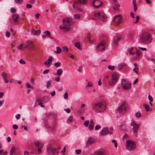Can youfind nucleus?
Returning <instances> with one entry per match:
<instances>
[{"label": "nucleus", "mask_w": 155, "mask_h": 155, "mask_svg": "<svg viewBox=\"0 0 155 155\" xmlns=\"http://www.w3.org/2000/svg\"><path fill=\"white\" fill-rule=\"evenodd\" d=\"M68 95L67 92H66L65 93L64 96V99L66 100L68 99Z\"/></svg>", "instance_id": "09e8293b"}, {"label": "nucleus", "mask_w": 155, "mask_h": 155, "mask_svg": "<svg viewBox=\"0 0 155 155\" xmlns=\"http://www.w3.org/2000/svg\"><path fill=\"white\" fill-rule=\"evenodd\" d=\"M26 7L27 8H30L32 7V5L30 4H27L26 5Z\"/></svg>", "instance_id": "69168bd1"}, {"label": "nucleus", "mask_w": 155, "mask_h": 155, "mask_svg": "<svg viewBox=\"0 0 155 155\" xmlns=\"http://www.w3.org/2000/svg\"><path fill=\"white\" fill-rule=\"evenodd\" d=\"M17 48L20 51H22L26 48L25 46L23 43H21L18 46Z\"/></svg>", "instance_id": "a878e982"}, {"label": "nucleus", "mask_w": 155, "mask_h": 155, "mask_svg": "<svg viewBox=\"0 0 155 155\" xmlns=\"http://www.w3.org/2000/svg\"><path fill=\"white\" fill-rule=\"evenodd\" d=\"M73 7L75 10L78 8V6L76 2H74L73 4Z\"/></svg>", "instance_id": "a18cd8bd"}, {"label": "nucleus", "mask_w": 155, "mask_h": 155, "mask_svg": "<svg viewBox=\"0 0 155 155\" xmlns=\"http://www.w3.org/2000/svg\"><path fill=\"white\" fill-rule=\"evenodd\" d=\"M115 68V66L113 65H109L108 66V68L109 70H110L112 71L114 70Z\"/></svg>", "instance_id": "a19ab883"}, {"label": "nucleus", "mask_w": 155, "mask_h": 155, "mask_svg": "<svg viewBox=\"0 0 155 155\" xmlns=\"http://www.w3.org/2000/svg\"><path fill=\"white\" fill-rule=\"evenodd\" d=\"M62 51V50L59 47H56V51H54V53L57 54H59Z\"/></svg>", "instance_id": "c85d7f7f"}, {"label": "nucleus", "mask_w": 155, "mask_h": 155, "mask_svg": "<svg viewBox=\"0 0 155 155\" xmlns=\"http://www.w3.org/2000/svg\"><path fill=\"white\" fill-rule=\"evenodd\" d=\"M2 76L3 80L5 79V78H6V74L5 72H3L2 74Z\"/></svg>", "instance_id": "79ce46f5"}, {"label": "nucleus", "mask_w": 155, "mask_h": 155, "mask_svg": "<svg viewBox=\"0 0 155 155\" xmlns=\"http://www.w3.org/2000/svg\"><path fill=\"white\" fill-rule=\"evenodd\" d=\"M94 155H105V151L103 150H101L95 152L94 153Z\"/></svg>", "instance_id": "393cba45"}, {"label": "nucleus", "mask_w": 155, "mask_h": 155, "mask_svg": "<svg viewBox=\"0 0 155 155\" xmlns=\"http://www.w3.org/2000/svg\"><path fill=\"white\" fill-rule=\"evenodd\" d=\"M5 102L4 100H0V107H2L4 104Z\"/></svg>", "instance_id": "864d4df0"}, {"label": "nucleus", "mask_w": 155, "mask_h": 155, "mask_svg": "<svg viewBox=\"0 0 155 155\" xmlns=\"http://www.w3.org/2000/svg\"><path fill=\"white\" fill-rule=\"evenodd\" d=\"M81 15L78 14H76L73 15L74 18V19L79 20L80 18Z\"/></svg>", "instance_id": "c756f323"}, {"label": "nucleus", "mask_w": 155, "mask_h": 155, "mask_svg": "<svg viewBox=\"0 0 155 155\" xmlns=\"http://www.w3.org/2000/svg\"><path fill=\"white\" fill-rule=\"evenodd\" d=\"M101 128V126L99 125H97L95 127V129L97 130Z\"/></svg>", "instance_id": "052dcab7"}, {"label": "nucleus", "mask_w": 155, "mask_h": 155, "mask_svg": "<svg viewBox=\"0 0 155 155\" xmlns=\"http://www.w3.org/2000/svg\"><path fill=\"white\" fill-rule=\"evenodd\" d=\"M120 39V36H117L116 37L113 42V45L115 46H117L118 45V43Z\"/></svg>", "instance_id": "b1692460"}, {"label": "nucleus", "mask_w": 155, "mask_h": 155, "mask_svg": "<svg viewBox=\"0 0 155 155\" xmlns=\"http://www.w3.org/2000/svg\"><path fill=\"white\" fill-rule=\"evenodd\" d=\"M75 46L80 50H81V44L79 42H76L75 43Z\"/></svg>", "instance_id": "7c9ffc66"}, {"label": "nucleus", "mask_w": 155, "mask_h": 155, "mask_svg": "<svg viewBox=\"0 0 155 155\" xmlns=\"http://www.w3.org/2000/svg\"><path fill=\"white\" fill-rule=\"evenodd\" d=\"M143 106L145 107L147 111H148L150 109V107L148 105L146 104H143Z\"/></svg>", "instance_id": "f704fd0d"}, {"label": "nucleus", "mask_w": 155, "mask_h": 155, "mask_svg": "<svg viewBox=\"0 0 155 155\" xmlns=\"http://www.w3.org/2000/svg\"><path fill=\"white\" fill-rule=\"evenodd\" d=\"M94 127V122L93 120L92 119L91 120L90 122V124L88 127L89 129L90 130H92Z\"/></svg>", "instance_id": "bb28decb"}, {"label": "nucleus", "mask_w": 155, "mask_h": 155, "mask_svg": "<svg viewBox=\"0 0 155 155\" xmlns=\"http://www.w3.org/2000/svg\"><path fill=\"white\" fill-rule=\"evenodd\" d=\"M76 10H77L78 11L80 12H83V9L82 8H79L78 7V8H77V9Z\"/></svg>", "instance_id": "774afa93"}, {"label": "nucleus", "mask_w": 155, "mask_h": 155, "mask_svg": "<svg viewBox=\"0 0 155 155\" xmlns=\"http://www.w3.org/2000/svg\"><path fill=\"white\" fill-rule=\"evenodd\" d=\"M89 124V121L88 120H86L85 121L84 123V125H85L86 127H88Z\"/></svg>", "instance_id": "3c124183"}, {"label": "nucleus", "mask_w": 155, "mask_h": 155, "mask_svg": "<svg viewBox=\"0 0 155 155\" xmlns=\"http://www.w3.org/2000/svg\"><path fill=\"white\" fill-rule=\"evenodd\" d=\"M25 86L26 88L27 89V92L28 93H29L30 92L31 90L33 88V86L31 85L28 82L26 83Z\"/></svg>", "instance_id": "412c9836"}, {"label": "nucleus", "mask_w": 155, "mask_h": 155, "mask_svg": "<svg viewBox=\"0 0 155 155\" xmlns=\"http://www.w3.org/2000/svg\"><path fill=\"white\" fill-rule=\"evenodd\" d=\"M119 74L117 73H114L112 75L111 79L108 81V84L110 86L114 85L118 81Z\"/></svg>", "instance_id": "423d86ee"}, {"label": "nucleus", "mask_w": 155, "mask_h": 155, "mask_svg": "<svg viewBox=\"0 0 155 155\" xmlns=\"http://www.w3.org/2000/svg\"><path fill=\"white\" fill-rule=\"evenodd\" d=\"M75 152L77 154H79L81 153V150L80 149L76 150H75Z\"/></svg>", "instance_id": "4d7b16f0"}, {"label": "nucleus", "mask_w": 155, "mask_h": 155, "mask_svg": "<svg viewBox=\"0 0 155 155\" xmlns=\"http://www.w3.org/2000/svg\"><path fill=\"white\" fill-rule=\"evenodd\" d=\"M95 140L94 139L91 137H89L86 143V145L87 147H89L91 145L94 143Z\"/></svg>", "instance_id": "6ab92c4d"}, {"label": "nucleus", "mask_w": 155, "mask_h": 155, "mask_svg": "<svg viewBox=\"0 0 155 155\" xmlns=\"http://www.w3.org/2000/svg\"><path fill=\"white\" fill-rule=\"evenodd\" d=\"M47 151L48 153L50 155H56L58 153V150L51 145L48 146Z\"/></svg>", "instance_id": "0eeeda50"}, {"label": "nucleus", "mask_w": 155, "mask_h": 155, "mask_svg": "<svg viewBox=\"0 0 155 155\" xmlns=\"http://www.w3.org/2000/svg\"><path fill=\"white\" fill-rule=\"evenodd\" d=\"M92 86V83L91 81H88L87 85V87H91Z\"/></svg>", "instance_id": "de8ad7c7"}, {"label": "nucleus", "mask_w": 155, "mask_h": 155, "mask_svg": "<svg viewBox=\"0 0 155 155\" xmlns=\"http://www.w3.org/2000/svg\"><path fill=\"white\" fill-rule=\"evenodd\" d=\"M94 15L102 21H105L107 20V17L106 15L102 11L98 10L95 11L94 12Z\"/></svg>", "instance_id": "39448f33"}, {"label": "nucleus", "mask_w": 155, "mask_h": 155, "mask_svg": "<svg viewBox=\"0 0 155 155\" xmlns=\"http://www.w3.org/2000/svg\"><path fill=\"white\" fill-rule=\"evenodd\" d=\"M132 70L133 71L135 72L137 74H138V67H134Z\"/></svg>", "instance_id": "ea45409f"}, {"label": "nucleus", "mask_w": 155, "mask_h": 155, "mask_svg": "<svg viewBox=\"0 0 155 155\" xmlns=\"http://www.w3.org/2000/svg\"><path fill=\"white\" fill-rule=\"evenodd\" d=\"M148 98L149 100V101L152 102L153 101V99L152 97L150 95H149L148 96Z\"/></svg>", "instance_id": "6e6d98bb"}, {"label": "nucleus", "mask_w": 155, "mask_h": 155, "mask_svg": "<svg viewBox=\"0 0 155 155\" xmlns=\"http://www.w3.org/2000/svg\"><path fill=\"white\" fill-rule=\"evenodd\" d=\"M15 147L13 146L11 147V148L10 150V153H12L13 152H14L15 151Z\"/></svg>", "instance_id": "603ef678"}, {"label": "nucleus", "mask_w": 155, "mask_h": 155, "mask_svg": "<svg viewBox=\"0 0 155 155\" xmlns=\"http://www.w3.org/2000/svg\"><path fill=\"white\" fill-rule=\"evenodd\" d=\"M93 110L98 113L104 112L106 109V103L104 101H99L93 106Z\"/></svg>", "instance_id": "f257e3e1"}, {"label": "nucleus", "mask_w": 155, "mask_h": 155, "mask_svg": "<svg viewBox=\"0 0 155 155\" xmlns=\"http://www.w3.org/2000/svg\"><path fill=\"white\" fill-rule=\"evenodd\" d=\"M13 128L14 129H17L18 128V126L17 125L14 124L13 126Z\"/></svg>", "instance_id": "338daca9"}, {"label": "nucleus", "mask_w": 155, "mask_h": 155, "mask_svg": "<svg viewBox=\"0 0 155 155\" xmlns=\"http://www.w3.org/2000/svg\"><path fill=\"white\" fill-rule=\"evenodd\" d=\"M127 67V65L125 62H121L119 63L118 65V68L119 70H122L124 68L126 67Z\"/></svg>", "instance_id": "aec40b11"}, {"label": "nucleus", "mask_w": 155, "mask_h": 155, "mask_svg": "<svg viewBox=\"0 0 155 155\" xmlns=\"http://www.w3.org/2000/svg\"><path fill=\"white\" fill-rule=\"evenodd\" d=\"M80 1L81 3L82 4H86L87 2V0H78Z\"/></svg>", "instance_id": "37998d69"}, {"label": "nucleus", "mask_w": 155, "mask_h": 155, "mask_svg": "<svg viewBox=\"0 0 155 155\" xmlns=\"http://www.w3.org/2000/svg\"><path fill=\"white\" fill-rule=\"evenodd\" d=\"M61 64L59 62H56L54 64V65L57 67H58L60 66Z\"/></svg>", "instance_id": "5fc2aeb1"}, {"label": "nucleus", "mask_w": 155, "mask_h": 155, "mask_svg": "<svg viewBox=\"0 0 155 155\" xmlns=\"http://www.w3.org/2000/svg\"><path fill=\"white\" fill-rule=\"evenodd\" d=\"M140 40L142 43L146 44H150L152 41V36L148 32H143L141 34Z\"/></svg>", "instance_id": "f03ea898"}, {"label": "nucleus", "mask_w": 155, "mask_h": 155, "mask_svg": "<svg viewBox=\"0 0 155 155\" xmlns=\"http://www.w3.org/2000/svg\"><path fill=\"white\" fill-rule=\"evenodd\" d=\"M121 84L123 88L125 90H129L131 88V86L130 83L126 80L123 79Z\"/></svg>", "instance_id": "1a4fd4ad"}, {"label": "nucleus", "mask_w": 155, "mask_h": 155, "mask_svg": "<svg viewBox=\"0 0 155 155\" xmlns=\"http://www.w3.org/2000/svg\"><path fill=\"white\" fill-rule=\"evenodd\" d=\"M114 22L117 24H120L121 23V17L120 15H118L115 16L114 19Z\"/></svg>", "instance_id": "f3484780"}, {"label": "nucleus", "mask_w": 155, "mask_h": 155, "mask_svg": "<svg viewBox=\"0 0 155 155\" xmlns=\"http://www.w3.org/2000/svg\"><path fill=\"white\" fill-rule=\"evenodd\" d=\"M136 51V56L134 58V60L136 61H138L142 57V54L141 51L135 48Z\"/></svg>", "instance_id": "4468645a"}, {"label": "nucleus", "mask_w": 155, "mask_h": 155, "mask_svg": "<svg viewBox=\"0 0 155 155\" xmlns=\"http://www.w3.org/2000/svg\"><path fill=\"white\" fill-rule=\"evenodd\" d=\"M127 103L125 101L123 102L117 109L118 112L120 114H124L126 112L127 109Z\"/></svg>", "instance_id": "6e6552de"}, {"label": "nucleus", "mask_w": 155, "mask_h": 155, "mask_svg": "<svg viewBox=\"0 0 155 155\" xmlns=\"http://www.w3.org/2000/svg\"><path fill=\"white\" fill-rule=\"evenodd\" d=\"M23 0H14L15 2L18 5H21L23 2Z\"/></svg>", "instance_id": "e433bc0d"}, {"label": "nucleus", "mask_w": 155, "mask_h": 155, "mask_svg": "<svg viewBox=\"0 0 155 155\" xmlns=\"http://www.w3.org/2000/svg\"><path fill=\"white\" fill-rule=\"evenodd\" d=\"M44 33L46 36H48L51 38H52V37L51 36L50 32L48 31L47 30L45 31Z\"/></svg>", "instance_id": "2f4dec72"}, {"label": "nucleus", "mask_w": 155, "mask_h": 155, "mask_svg": "<svg viewBox=\"0 0 155 155\" xmlns=\"http://www.w3.org/2000/svg\"><path fill=\"white\" fill-rule=\"evenodd\" d=\"M21 117V115L20 114H17L15 116V118L17 120H18Z\"/></svg>", "instance_id": "13d9d810"}, {"label": "nucleus", "mask_w": 155, "mask_h": 155, "mask_svg": "<svg viewBox=\"0 0 155 155\" xmlns=\"http://www.w3.org/2000/svg\"><path fill=\"white\" fill-rule=\"evenodd\" d=\"M62 51L65 53H67L69 51V49L67 46H64L63 47Z\"/></svg>", "instance_id": "72a5a7b5"}, {"label": "nucleus", "mask_w": 155, "mask_h": 155, "mask_svg": "<svg viewBox=\"0 0 155 155\" xmlns=\"http://www.w3.org/2000/svg\"><path fill=\"white\" fill-rule=\"evenodd\" d=\"M131 125L133 127V130L134 133L137 132L140 125L136 124L134 120H132L131 121Z\"/></svg>", "instance_id": "ddd939ff"}, {"label": "nucleus", "mask_w": 155, "mask_h": 155, "mask_svg": "<svg viewBox=\"0 0 155 155\" xmlns=\"http://www.w3.org/2000/svg\"><path fill=\"white\" fill-rule=\"evenodd\" d=\"M68 55L69 56V57L72 59H74V57L73 55L71 53H69L68 54Z\"/></svg>", "instance_id": "0e129e2a"}, {"label": "nucleus", "mask_w": 155, "mask_h": 155, "mask_svg": "<svg viewBox=\"0 0 155 155\" xmlns=\"http://www.w3.org/2000/svg\"><path fill=\"white\" fill-rule=\"evenodd\" d=\"M63 25H61L59 27L60 28L65 31H69L72 23L71 19L69 18H65L63 19Z\"/></svg>", "instance_id": "7ed1b4c3"}, {"label": "nucleus", "mask_w": 155, "mask_h": 155, "mask_svg": "<svg viewBox=\"0 0 155 155\" xmlns=\"http://www.w3.org/2000/svg\"><path fill=\"white\" fill-rule=\"evenodd\" d=\"M19 62L21 64H25V62L22 59L20 60L19 61Z\"/></svg>", "instance_id": "680f3d73"}, {"label": "nucleus", "mask_w": 155, "mask_h": 155, "mask_svg": "<svg viewBox=\"0 0 155 155\" xmlns=\"http://www.w3.org/2000/svg\"><path fill=\"white\" fill-rule=\"evenodd\" d=\"M136 148V143L132 140H127L126 141L125 148L127 150L132 151L134 150Z\"/></svg>", "instance_id": "20e7f679"}, {"label": "nucleus", "mask_w": 155, "mask_h": 155, "mask_svg": "<svg viewBox=\"0 0 155 155\" xmlns=\"http://www.w3.org/2000/svg\"><path fill=\"white\" fill-rule=\"evenodd\" d=\"M51 81H48L47 82L46 84V87L47 88L49 87L51 85Z\"/></svg>", "instance_id": "c03bdc74"}, {"label": "nucleus", "mask_w": 155, "mask_h": 155, "mask_svg": "<svg viewBox=\"0 0 155 155\" xmlns=\"http://www.w3.org/2000/svg\"><path fill=\"white\" fill-rule=\"evenodd\" d=\"M135 115L137 118H139L140 117L141 115L140 114L139 112H136L135 113Z\"/></svg>", "instance_id": "8fccbe9b"}, {"label": "nucleus", "mask_w": 155, "mask_h": 155, "mask_svg": "<svg viewBox=\"0 0 155 155\" xmlns=\"http://www.w3.org/2000/svg\"><path fill=\"white\" fill-rule=\"evenodd\" d=\"M73 119V117L71 116H69L67 120V122H71L72 121Z\"/></svg>", "instance_id": "4c0bfd02"}, {"label": "nucleus", "mask_w": 155, "mask_h": 155, "mask_svg": "<svg viewBox=\"0 0 155 155\" xmlns=\"http://www.w3.org/2000/svg\"><path fill=\"white\" fill-rule=\"evenodd\" d=\"M63 72V70L61 68H59L57 71V73L54 74V75H57L58 76H61Z\"/></svg>", "instance_id": "cd10ccee"}, {"label": "nucleus", "mask_w": 155, "mask_h": 155, "mask_svg": "<svg viewBox=\"0 0 155 155\" xmlns=\"http://www.w3.org/2000/svg\"><path fill=\"white\" fill-rule=\"evenodd\" d=\"M25 46L26 48L29 50H31L33 47V44L32 41L28 40L26 42V45Z\"/></svg>", "instance_id": "dca6fc26"}, {"label": "nucleus", "mask_w": 155, "mask_h": 155, "mask_svg": "<svg viewBox=\"0 0 155 155\" xmlns=\"http://www.w3.org/2000/svg\"><path fill=\"white\" fill-rule=\"evenodd\" d=\"M102 4V3L99 0H94L92 3V5L96 8L100 7Z\"/></svg>", "instance_id": "2eb2a0df"}, {"label": "nucleus", "mask_w": 155, "mask_h": 155, "mask_svg": "<svg viewBox=\"0 0 155 155\" xmlns=\"http://www.w3.org/2000/svg\"><path fill=\"white\" fill-rule=\"evenodd\" d=\"M147 60L148 61H151L153 63H155V59L153 58H148Z\"/></svg>", "instance_id": "c9c22d12"}, {"label": "nucleus", "mask_w": 155, "mask_h": 155, "mask_svg": "<svg viewBox=\"0 0 155 155\" xmlns=\"http://www.w3.org/2000/svg\"><path fill=\"white\" fill-rule=\"evenodd\" d=\"M34 144L35 149L37 150L38 153H41V148L43 146V143L37 141L35 142Z\"/></svg>", "instance_id": "9b49d317"}, {"label": "nucleus", "mask_w": 155, "mask_h": 155, "mask_svg": "<svg viewBox=\"0 0 155 155\" xmlns=\"http://www.w3.org/2000/svg\"><path fill=\"white\" fill-rule=\"evenodd\" d=\"M41 31L39 30H38L36 31H32V33L35 35H38L41 33Z\"/></svg>", "instance_id": "473e14b6"}, {"label": "nucleus", "mask_w": 155, "mask_h": 155, "mask_svg": "<svg viewBox=\"0 0 155 155\" xmlns=\"http://www.w3.org/2000/svg\"><path fill=\"white\" fill-rule=\"evenodd\" d=\"M135 48L133 47H130L128 48L127 50V53L129 55H133L135 54Z\"/></svg>", "instance_id": "a211bd4d"}, {"label": "nucleus", "mask_w": 155, "mask_h": 155, "mask_svg": "<svg viewBox=\"0 0 155 155\" xmlns=\"http://www.w3.org/2000/svg\"><path fill=\"white\" fill-rule=\"evenodd\" d=\"M120 6V5L117 4H116L115 6H114L113 8L115 11L118 10V8H119Z\"/></svg>", "instance_id": "58836bf2"}, {"label": "nucleus", "mask_w": 155, "mask_h": 155, "mask_svg": "<svg viewBox=\"0 0 155 155\" xmlns=\"http://www.w3.org/2000/svg\"><path fill=\"white\" fill-rule=\"evenodd\" d=\"M113 128L110 127L109 129L107 127H104L101 130L100 134L101 136L106 135L108 134H111L113 132Z\"/></svg>", "instance_id": "9d476101"}, {"label": "nucleus", "mask_w": 155, "mask_h": 155, "mask_svg": "<svg viewBox=\"0 0 155 155\" xmlns=\"http://www.w3.org/2000/svg\"><path fill=\"white\" fill-rule=\"evenodd\" d=\"M10 33L8 31L6 32L5 35L8 38L10 36Z\"/></svg>", "instance_id": "bf43d9fd"}, {"label": "nucleus", "mask_w": 155, "mask_h": 155, "mask_svg": "<svg viewBox=\"0 0 155 155\" xmlns=\"http://www.w3.org/2000/svg\"><path fill=\"white\" fill-rule=\"evenodd\" d=\"M12 18L14 20V23L16 24L18 23V20L19 18V15L17 14H14L12 15Z\"/></svg>", "instance_id": "5701e85b"}, {"label": "nucleus", "mask_w": 155, "mask_h": 155, "mask_svg": "<svg viewBox=\"0 0 155 155\" xmlns=\"http://www.w3.org/2000/svg\"><path fill=\"white\" fill-rule=\"evenodd\" d=\"M49 70L48 69H46L43 71V73L44 74H47L48 73Z\"/></svg>", "instance_id": "e2e57ef3"}, {"label": "nucleus", "mask_w": 155, "mask_h": 155, "mask_svg": "<svg viewBox=\"0 0 155 155\" xmlns=\"http://www.w3.org/2000/svg\"><path fill=\"white\" fill-rule=\"evenodd\" d=\"M112 142L114 144V147H117V143L116 140H115L113 139L112 140Z\"/></svg>", "instance_id": "49530a36"}, {"label": "nucleus", "mask_w": 155, "mask_h": 155, "mask_svg": "<svg viewBox=\"0 0 155 155\" xmlns=\"http://www.w3.org/2000/svg\"><path fill=\"white\" fill-rule=\"evenodd\" d=\"M52 57H49L47 60L44 63V65L47 66L48 67H49L52 61Z\"/></svg>", "instance_id": "4be33fe9"}, {"label": "nucleus", "mask_w": 155, "mask_h": 155, "mask_svg": "<svg viewBox=\"0 0 155 155\" xmlns=\"http://www.w3.org/2000/svg\"><path fill=\"white\" fill-rule=\"evenodd\" d=\"M105 41L102 40L99 43L96 47V49L97 51H102L105 49Z\"/></svg>", "instance_id": "f8f14e48"}]
</instances>
